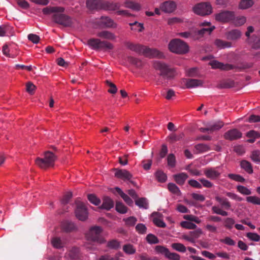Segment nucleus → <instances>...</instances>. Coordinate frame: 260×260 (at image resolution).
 Returning a JSON list of instances; mask_svg holds the SVG:
<instances>
[{"instance_id":"1","label":"nucleus","mask_w":260,"mask_h":260,"mask_svg":"<svg viewBox=\"0 0 260 260\" xmlns=\"http://www.w3.org/2000/svg\"><path fill=\"white\" fill-rule=\"evenodd\" d=\"M127 47L139 54L148 57L164 58V54L155 49H150L145 46L131 43L127 44Z\"/></svg>"},{"instance_id":"2","label":"nucleus","mask_w":260,"mask_h":260,"mask_svg":"<svg viewBox=\"0 0 260 260\" xmlns=\"http://www.w3.org/2000/svg\"><path fill=\"white\" fill-rule=\"evenodd\" d=\"M168 48L171 52L178 54H186L189 51L188 45L179 39L171 40L168 44Z\"/></svg>"},{"instance_id":"3","label":"nucleus","mask_w":260,"mask_h":260,"mask_svg":"<svg viewBox=\"0 0 260 260\" xmlns=\"http://www.w3.org/2000/svg\"><path fill=\"white\" fill-rule=\"evenodd\" d=\"M56 159V156L52 152L47 151L44 153L43 158L36 159V164L40 168L46 169L53 166Z\"/></svg>"},{"instance_id":"4","label":"nucleus","mask_w":260,"mask_h":260,"mask_svg":"<svg viewBox=\"0 0 260 260\" xmlns=\"http://www.w3.org/2000/svg\"><path fill=\"white\" fill-rule=\"evenodd\" d=\"M154 68L160 72V74L164 77L169 78H172L177 74L176 70L171 68L165 63L155 61L153 63Z\"/></svg>"},{"instance_id":"5","label":"nucleus","mask_w":260,"mask_h":260,"mask_svg":"<svg viewBox=\"0 0 260 260\" xmlns=\"http://www.w3.org/2000/svg\"><path fill=\"white\" fill-rule=\"evenodd\" d=\"M102 231V229L100 226L92 227L86 234V238L89 240L100 244L104 243L106 242V240L100 236Z\"/></svg>"},{"instance_id":"6","label":"nucleus","mask_w":260,"mask_h":260,"mask_svg":"<svg viewBox=\"0 0 260 260\" xmlns=\"http://www.w3.org/2000/svg\"><path fill=\"white\" fill-rule=\"evenodd\" d=\"M192 11L197 15L206 16L212 13V7L210 3H201L196 5L192 8Z\"/></svg>"},{"instance_id":"7","label":"nucleus","mask_w":260,"mask_h":260,"mask_svg":"<svg viewBox=\"0 0 260 260\" xmlns=\"http://www.w3.org/2000/svg\"><path fill=\"white\" fill-rule=\"evenodd\" d=\"M235 15L233 11L224 10L215 14L214 17L217 21L224 23L232 21Z\"/></svg>"},{"instance_id":"8","label":"nucleus","mask_w":260,"mask_h":260,"mask_svg":"<svg viewBox=\"0 0 260 260\" xmlns=\"http://www.w3.org/2000/svg\"><path fill=\"white\" fill-rule=\"evenodd\" d=\"M76 204L75 214L77 218L82 221L86 220L88 217V214L85 204L80 201L77 202Z\"/></svg>"},{"instance_id":"9","label":"nucleus","mask_w":260,"mask_h":260,"mask_svg":"<svg viewBox=\"0 0 260 260\" xmlns=\"http://www.w3.org/2000/svg\"><path fill=\"white\" fill-rule=\"evenodd\" d=\"M99 27L107 28H116L117 26L113 20L107 16H102L96 21Z\"/></svg>"},{"instance_id":"10","label":"nucleus","mask_w":260,"mask_h":260,"mask_svg":"<svg viewBox=\"0 0 260 260\" xmlns=\"http://www.w3.org/2000/svg\"><path fill=\"white\" fill-rule=\"evenodd\" d=\"M59 13L54 15V20L56 23L66 26H70L72 24V20L70 17Z\"/></svg>"},{"instance_id":"11","label":"nucleus","mask_w":260,"mask_h":260,"mask_svg":"<svg viewBox=\"0 0 260 260\" xmlns=\"http://www.w3.org/2000/svg\"><path fill=\"white\" fill-rule=\"evenodd\" d=\"M205 176L211 179H216L219 177L221 171L219 167L207 168L204 171Z\"/></svg>"},{"instance_id":"12","label":"nucleus","mask_w":260,"mask_h":260,"mask_svg":"<svg viewBox=\"0 0 260 260\" xmlns=\"http://www.w3.org/2000/svg\"><path fill=\"white\" fill-rule=\"evenodd\" d=\"M210 65L213 69H219L222 70H230L233 68V66L230 64H223L216 60L211 61L209 63Z\"/></svg>"},{"instance_id":"13","label":"nucleus","mask_w":260,"mask_h":260,"mask_svg":"<svg viewBox=\"0 0 260 260\" xmlns=\"http://www.w3.org/2000/svg\"><path fill=\"white\" fill-rule=\"evenodd\" d=\"M241 136V133L236 129L230 130L224 134L225 139L230 140H233L240 138Z\"/></svg>"},{"instance_id":"14","label":"nucleus","mask_w":260,"mask_h":260,"mask_svg":"<svg viewBox=\"0 0 260 260\" xmlns=\"http://www.w3.org/2000/svg\"><path fill=\"white\" fill-rule=\"evenodd\" d=\"M152 220L155 225L158 227L165 228L166 226V223L164 222L162 215L158 213H153L151 214Z\"/></svg>"},{"instance_id":"15","label":"nucleus","mask_w":260,"mask_h":260,"mask_svg":"<svg viewBox=\"0 0 260 260\" xmlns=\"http://www.w3.org/2000/svg\"><path fill=\"white\" fill-rule=\"evenodd\" d=\"M176 8V4L172 1H167L162 3L160 6V9L166 13H171Z\"/></svg>"},{"instance_id":"16","label":"nucleus","mask_w":260,"mask_h":260,"mask_svg":"<svg viewBox=\"0 0 260 260\" xmlns=\"http://www.w3.org/2000/svg\"><path fill=\"white\" fill-rule=\"evenodd\" d=\"M115 176L124 180H129L132 177V175L126 170H116Z\"/></svg>"},{"instance_id":"17","label":"nucleus","mask_w":260,"mask_h":260,"mask_svg":"<svg viewBox=\"0 0 260 260\" xmlns=\"http://www.w3.org/2000/svg\"><path fill=\"white\" fill-rule=\"evenodd\" d=\"M96 36L102 39L110 41H115L116 37L113 32L108 30H103L97 33Z\"/></svg>"},{"instance_id":"18","label":"nucleus","mask_w":260,"mask_h":260,"mask_svg":"<svg viewBox=\"0 0 260 260\" xmlns=\"http://www.w3.org/2000/svg\"><path fill=\"white\" fill-rule=\"evenodd\" d=\"M225 36L226 39L228 40H237L240 38L241 36V32L238 29H233L226 32Z\"/></svg>"},{"instance_id":"19","label":"nucleus","mask_w":260,"mask_h":260,"mask_svg":"<svg viewBox=\"0 0 260 260\" xmlns=\"http://www.w3.org/2000/svg\"><path fill=\"white\" fill-rule=\"evenodd\" d=\"M223 126V123L221 121H218L211 124L207 128H202L201 130L202 132H205L206 131H213L218 130Z\"/></svg>"},{"instance_id":"20","label":"nucleus","mask_w":260,"mask_h":260,"mask_svg":"<svg viewBox=\"0 0 260 260\" xmlns=\"http://www.w3.org/2000/svg\"><path fill=\"white\" fill-rule=\"evenodd\" d=\"M63 11L64 8L60 7H47L43 10V13L45 14H49L52 13L58 14V13H62Z\"/></svg>"},{"instance_id":"21","label":"nucleus","mask_w":260,"mask_h":260,"mask_svg":"<svg viewBox=\"0 0 260 260\" xmlns=\"http://www.w3.org/2000/svg\"><path fill=\"white\" fill-rule=\"evenodd\" d=\"M120 6L118 3L106 2L103 4V8L108 11H116L119 9Z\"/></svg>"},{"instance_id":"22","label":"nucleus","mask_w":260,"mask_h":260,"mask_svg":"<svg viewBox=\"0 0 260 260\" xmlns=\"http://www.w3.org/2000/svg\"><path fill=\"white\" fill-rule=\"evenodd\" d=\"M185 85L188 88H196L202 86L203 82L197 79H188L186 81Z\"/></svg>"},{"instance_id":"23","label":"nucleus","mask_w":260,"mask_h":260,"mask_svg":"<svg viewBox=\"0 0 260 260\" xmlns=\"http://www.w3.org/2000/svg\"><path fill=\"white\" fill-rule=\"evenodd\" d=\"M103 5L101 0H87L86 1L87 7L90 10L99 8Z\"/></svg>"},{"instance_id":"24","label":"nucleus","mask_w":260,"mask_h":260,"mask_svg":"<svg viewBox=\"0 0 260 260\" xmlns=\"http://www.w3.org/2000/svg\"><path fill=\"white\" fill-rule=\"evenodd\" d=\"M173 177L177 183L183 185L188 178V175L185 173H181L174 175Z\"/></svg>"},{"instance_id":"25","label":"nucleus","mask_w":260,"mask_h":260,"mask_svg":"<svg viewBox=\"0 0 260 260\" xmlns=\"http://www.w3.org/2000/svg\"><path fill=\"white\" fill-rule=\"evenodd\" d=\"M214 45L219 49H225L230 48L232 46L231 43L223 41L220 39H216L214 41Z\"/></svg>"},{"instance_id":"26","label":"nucleus","mask_w":260,"mask_h":260,"mask_svg":"<svg viewBox=\"0 0 260 260\" xmlns=\"http://www.w3.org/2000/svg\"><path fill=\"white\" fill-rule=\"evenodd\" d=\"M113 206L114 203L112 199L109 197H105L103 200V203L102 206L100 207V208L106 210H110L113 208Z\"/></svg>"},{"instance_id":"27","label":"nucleus","mask_w":260,"mask_h":260,"mask_svg":"<svg viewBox=\"0 0 260 260\" xmlns=\"http://www.w3.org/2000/svg\"><path fill=\"white\" fill-rule=\"evenodd\" d=\"M215 27L213 25L209 28H204L197 31V35L199 36L194 37L196 39H199L200 37H203L204 35L207 33L208 35H210L211 32L215 29Z\"/></svg>"},{"instance_id":"28","label":"nucleus","mask_w":260,"mask_h":260,"mask_svg":"<svg viewBox=\"0 0 260 260\" xmlns=\"http://www.w3.org/2000/svg\"><path fill=\"white\" fill-rule=\"evenodd\" d=\"M101 40L99 39H91L87 42V44L93 49H100Z\"/></svg>"},{"instance_id":"29","label":"nucleus","mask_w":260,"mask_h":260,"mask_svg":"<svg viewBox=\"0 0 260 260\" xmlns=\"http://www.w3.org/2000/svg\"><path fill=\"white\" fill-rule=\"evenodd\" d=\"M246 136L250 138L248 141L250 143H253L255 139L260 138V134L255 131L251 130L246 134Z\"/></svg>"},{"instance_id":"30","label":"nucleus","mask_w":260,"mask_h":260,"mask_svg":"<svg viewBox=\"0 0 260 260\" xmlns=\"http://www.w3.org/2000/svg\"><path fill=\"white\" fill-rule=\"evenodd\" d=\"M254 4L252 0H242L239 4V8L242 10L248 9Z\"/></svg>"},{"instance_id":"31","label":"nucleus","mask_w":260,"mask_h":260,"mask_svg":"<svg viewBox=\"0 0 260 260\" xmlns=\"http://www.w3.org/2000/svg\"><path fill=\"white\" fill-rule=\"evenodd\" d=\"M233 23L236 26H240L243 25L246 21V18L245 17L241 16L234 18L233 20Z\"/></svg>"},{"instance_id":"32","label":"nucleus","mask_w":260,"mask_h":260,"mask_svg":"<svg viewBox=\"0 0 260 260\" xmlns=\"http://www.w3.org/2000/svg\"><path fill=\"white\" fill-rule=\"evenodd\" d=\"M240 165L241 168L245 170L247 173L251 174L253 172L251 165L249 161L243 160L241 161Z\"/></svg>"},{"instance_id":"33","label":"nucleus","mask_w":260,"mask_h":260,"mask_svg":"<svg viewBox=\"0 0 260 260\" xmlns=\"http://www.w3.org/2000/svg\"><path fill=\"white\" fill-rule=\"evenodd\" d=\"M124 6L126 8H129L135 11H139L141 8V6L138 3L131 1L125 2L124 3Z\"/></svg>"},{"instance_id":"34","label":"nucleus","mask_w":260,"mask_h":260,"mask_svg":"<svg viewBox=\"0 0 260 260\" xmlns=\"http://www.w3.org/2000/svg\"><path fill=\"white\" fill-rule=\"evenodd\" d=\"M215 199L221 206L224 207L226 209L230 208L231 204L227 199L216 197Z\"/></svg>"},{"instance_id":"35","label":"nucleus","mask_w":260,"mask_h":260,"mask_svg":"<svg viewBox=\"0 0 260 260\" xmlns=\"http://www.w3.org/2000/svg\"><path fill=\"white\" fill-rule=\"evenodd\" d=\"M136 204L141 208L147 209L148 203L145 198H141L136 201Z\"/></svg>"},{"instance_id":"36","label":"nucleus","mask_w":260,"mask_h":260,"mask_svg":"<svg viewBox=\"0 0 260 260\" xmlns=\"http://www.w3.org/2000/svg\"><path fill=\"white\" fill-rule=\"evenodd\" d=\"M116 211L121 214H124L127 212V207L122 203L117 202L115 207Z\"/></svg>"},{"instance_id":"37","label":"nucleus","mask_w":260,"mask_h":260,"mask_svg":"<svg viewBox=\"0 0 260 260\" xmlns=\"http://www.w3.org/2000/svg\"><path fill=\"white\" fill-rule=\"evenodd\" d=\"M171 246L174 250L181 252H185L186 250L185 246L179 243H173Z\"/></svg>"},{"instance_id":"38","label":"nucleus","mask_w":260,"mask_h":260,"mask_svg":"<svg viewBox=\"0 0 260 260\" xmlns=\"http://www.w3.org/2000/svg\"><path fill=\"white\" fill-rule=\"evenodd\" d=\"M252 160L257 164L260 162V151L259 150H254L252 152L251 156Z\"/></svg>"},{"instance_id":"39","label":"nucleus","mask_w":260,"mask_h":260,"mask_svg":"<svg viewBox=\"0 0 260 260\" xmlns=\"http://www.w3.org/2000/svg\"><path fill=\"white\" fill-rule=\"evenodd\" d=\"M237 189L240 193L243 195L248 196L251 193V190L244 186L238 185Z\"/></svg>"},{"instance_id":"40","label":"nucleus","mask_w":260,"mask_h":260,"mask_svg":"<svg viewBox=\"0 0 260 260\" xmlns=\"http://www.w3.org/2000/svg\"><path fill=\"white\" fill-rule=\"evenodd\" d=\"M155 176L157 180L160 182H164L167 180V176L161 171H158L155 173Z\"/></svg>"},{"instance_id":"41","label":"nucleus","mask_w":260,"mask_h":260,"mask_svg":"<svg viewBox=\"0 0 260 260\" xmlns=\"http://www.w3.org/2000/svg\"><path fill=\"white\" fill-rule=\"evenodd\" d=\"M11 29L12 27L10 26H0V37H3L10 34Z\"/></svg>"},{"instance_id":"42","label":"nucleus","mask_w":260,"mask_h":260,"mask_svg":"<svg viewBox=\"0 0 260 260\" xmlns=\"http://www.w3.org/2000/svg\"><path fill=\"white\" fill-rule=\"evenodd\" d=\"M123 250L125 253L128 254H133L136 252V249L129 244L124 245Z\"/></svg>"},{"instance_id":"43","label":"nucleus","mask_w":260,"mask_h":260,"mask_svg":"<svg viewBox=\"0 0 260 260\" xmlns=\"http://www.w3.org/2000/svg\"><path fill=\"white\" fill-rule=\"evenodd\" d=\"M89 201L95 206H99L101 203L100 200L94 194H90L88 196Z\"/></svg>"},{"instance_id":"44","label":"nucleus","mask_w":260,"mask_h":260,"mask_svg":"<svg viewBox=\"0 0 260 260\" xmlns=\"http://www.w3.org/2000/svg\"><path fill=\"white\" fill-rule=\"evenodd\" d=\"M127 59L128 62L138 67H141L142 65V62L136 58L128 56Z\"/></svg>"},{"instance_id":"45","label":"nucleus","mask_w":260,"mask_h":260,"mask_svg":"<svg viewBox=\"0 0 260 260\" xmlns=\"http://www.w3.org/2000/svg\"><path fill=\"white\" fill-rule=\"evenodd\" d=\"M246 201L254 205H260V198L256 196H248L246 198Z\"/></svg>"},{"instance_id":"46","label":"nucleus","mask_w":260,"mask_h":260,"mask_svg":"<svg viewBox=\"0 0 260 260\" xmlns=\"http://www.w3.org/2000/svg\"><path fill=\"white\" fill-rule=\"evenodd\" d=\"M106 84L110 87V89H109L108 90V92L112 94H114L117 92V88L114 83L109 80H106Z\"/></svg>"},{"instance_id":"47","label":"nucleus","mask_w":260,"mask_h":260,"mask_svg":"<svg viewBox=\"0 0 260 260\" xmlns=\"http://www.w3.org/2000/svg\"><path fill=\"white\" fill-rule=\"evenodd\" d=\"M11 50L10 45L5 44L3 46L2 49V52L5 56L9 57L14 58L15 55L10 53Z\"/></svg>"},{"instance_id":"48","label":"nucleus","mask_w":260,"mask_h":260,"mask_svg":"<svg viewBox=\"0 0 260 260\" xmlns=\"http://www.w3.org/2000/svg\"><path fill=\"white\" fill-rule=\"evenodd\" d=\"M52 246L56 248H60L63 246V243L59 238H53L51 240Z\"/></svg>"},{"instance_id":"49","label":"nucleus","mask_w":260,"mask_h":260,"mask_svg":"<svg viewBox=\"0 0 260 260\" xmlns=\"http://www.w3.org/2000/svg\"><path fill=\"white\" fill-rule=\"evenodd\" d=\"M180 225L182 228L187 229H195L197 228V225L189 221H183L180 223Z\"/></svg>"},{"instance_id":"50","label":"nucleus","mask_w":260,"mask_h":260,"mask_svg":"<svg viewBox=\"0 0 260 260\" xmlns=\"http://www.w3.org/2000/svg\"><path fill=\"white\" fill-rule=\"evenodd\" d=\"M185 21L183 18L181 17H173L168 19V23L170 25H172L176 23H180Z\"/></svg>"},{"instance_id":"51","label":"nucleus","mask_w":260,"mask_h":260,"mask_svg":"<svg viewBox=\"0 0 260 260\" xmlns=\"http://www.w3.org/2000/svg\"><path fill=\"white\" fill-rule=\"evenodd\" d=\"M168 165L171 168L175 167L176 165V158L173 154H170L167 157Z\"/></svg>"},{"instance_id":"52","label":"nucleus","mask_w":260,"mask_h":260,"mask_svg":"<svg viewBox=\"0 0 260 260\" xmlns=\"http://www.w3.org/2000/svg\"><path fill=\"white\" fill-rule=\"evenodd\" d=\"M113 45L106 41H102L100 49L112 50L113 49Z\"/></svg>"},{"instance_id":"53","label":"nucleus","mask_w":260,"mask_h":260,"mask_svg":"<svg viewBox=\"0 0 260 260\" xmlns=\"http://www.w3.org/2000/svg\"><path fill=\"white\" fill-rule=\"evenodd\" d=\"M246 237L250 240L258 242L260 240V236L255 233H247Z\"/></svg>"},{"instance_id":"54","label":"nucleus","mask_w":260,"mask_h":260,"mask_svg":"<svg viewBox=\"0 0 260 260\" xmlns=\"http://www.w3.org/2000/svg\"><path fill=\"white\" fill-rule=\"evenodd\" d=\"M36 86L31 82H28L26 84V90L30 94H34L36 90Z\"/></svg>"},{"instance_id":"55","label":"nucleus","mask_w":260,"mask_h":260,"mask_svg":"<svg viewBox=\"0 0 260 260\" xmlns=\"http://www.w3.org/2000/svg\"><path fill=\"white\" fill-rule=\"evenodd\" d=\"M129 25L132 26V29L139 32L142 31L144 29L143 24L138 23L137 22H135L133 23H129Z\"/></svg>"},{"instance_id":"56","label":"nucleus","mask_w":260,"mask_h":260,"mask_svg":"<svg viewBox=\"0 0 260 260\" xmlns=\"http://www.w3.org/2000/svg\"><path fill=\"white\" fill-rule=\"evenodd\" d=\"M66 257L71 259H76L78 258V251L76 249H74L69 251L66 255Z\"/></svg>"},{"instance_id":"57","label":"nucleus","mask_w":260,"mask_h":260,"mask_svg":"<svg viewBox=\"0 0 260 260\" xmlns=\"http://www.w3.org/2000/svg\"><path fill=\"white\" fill-rule=\"evenodd\" d=\"M228 177L232 180L238 182H243L245 181L244 178L242 176L237 174H229Z\"/></svg>"},{"instance_id":"58","label":"nucleus","mask_w":260,"mask_h":260,"mask_svg":"<svg viewBox=\"0 0 260 260\" xmlns=\"http://www.w3.org/2000/svg\"><path fill=\"white\" fill-rule=\"evenodd\" d=\"M212 210L214 213L222 216H227L228 214L227 212L223 211L222 209L217 206L212 207Z\"/></svg>"},{"instance_id":"59","label":"nucleus","mask_w":260,"mask_h":260,"mask_svg":"<svg viewBox=\"0 0 260 260\" xmlns=\"http://www.w3.org/2000/svg\"><path fill=\"white\" fill-rule=\"evenodd\" d=\"M147 242L150 244H156L158 242L157 238L152 234H148L146 237Z\"/></svg>"},{"instance_id":"60","label":"nucleus","mask_w":260,"mask_h":260,"mask_svg":"<svg viewBox=\"0 0 260 260\" xmlns=\"http://www.w3.org/2000/svg\"><path fill=\"white\" fill-rule=\"evenodd\" d=\"M155 250L157 253L164 254L166 257L169 251L168 249L161 246H156Z\"/></svg>"},{"instance_id":"61","label":"nucleus","mask_w":260,"mask_h":260,"mask_svg":"<svg viewBox=\"0 0 260 260\" xmlns=\"http://www.w3.org/2000/svg\"><path fill=\"white\" fill-rule=\"evenodd\" d=\"M226 195L229 197L231 199L235 200L236 201H242L243 200L242 198L240 197L237 194L231 192H226Z\"/></svg>"},{"instance_id":"62","label":"nucleus","mask_w":260,"mask_h":260,"mask_svg":"<svg viewBox=\"0 0 260 260\" xmlns=\"http://www.w3.org/2000/svg\"><path fill=\"white\" fill-rule=\"evenodd\" d=\"M123 220L125 221V223L126 225L129 226H133L135 224L137 221V219L133 216H131L127 218L123 219Z\"/></svg>"},{"instance_id":"63","label":"nucleus","mask_w":260,"mask_h":260,"mask_svg":"<svg viewBox=\"0 0 260 260\" xmlns=\"http://www.w3.org/2000/svg\"><path fill=\"white\" fill-rule=\"evenodd\" d=\"M195 147L196 150L199 152H206L209 150L208 146L203 144H198Z\"/></svg>"},{"instance_id":"64","label":"nucleus","mask_w":260,"mask_h":260,"mask_svg":"<svg viewBox=\"0 0 260 260\" xmlns=\"http://www.w3.org/2000/svg\"><path fill=\"white\" fill-rule=\"evenodd\" d=\"M235 223V220L232 218H227L224 220V226L229 229H231Z\"/></svg>"}]
</instances>
